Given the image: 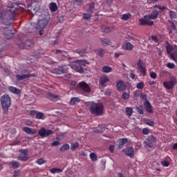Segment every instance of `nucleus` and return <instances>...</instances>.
<instances>
[{
	"label": "nucleus",
	"instance_id": "f257e3e1",
	"mask_svg": "<svg viewBox=\"0 0 177 177\" xmlns=\"http://www.w3.org/2000/svg\"><path fill=\"white\" fill-rule=\"evenodd\" d=\"M24 8H26V6L21 3H8L6 11L2 15L0 13V18L2 19L3 24L4 26H12L16 12L21 13V12H24Z\"/></svg>",
	"mask_w": 177,
	"mask_h": 177
},
{
	"label": "nucleus",
	"instance_id": "f03ea898",
	"mask_svg": "<svg viewBox=\"0 0 177 177\" xmlns=\"http://www.w3.org/2000/svg\"><path fill=\"white\" fill-rule=\"evenodd\" d=\"M87 104L89 106V110L91 114H95L97 116L102 115L103 111H104L103 104L90 102H87Z\"/></svg>",
	"mask_w": 177,
	"mask_h": 177
},
{
	"label": "nucleus",
	"instance_id": "7ed1b4c3",
	"mask_svg": "<svg viewBox=\"0 0 177 177\" xmlns=\"http://www.w3.org/2000/svg\"><path fill=\"white\" fill-rule=\"evenodd\" d=\"M86 64H89V62L85 59H79L75 62H73L69 64L71 68H73L77 71V73H80L82 74L84 73V67H86Z\"/></svg>",
	"mask_w": 177,
	"mask_h": 177
},
{
	"label": "nucleus",
	"instance_id": "20e7f679",
	"mask_svg": "<svg viewBox=\"0 0 177 177\" xmlns=\"http://www.w3.org/2000/svg\"><path fill=\"white\" fill-rule=\"evenodd\" d=\"M166 50L169 55V59H171V60H174L175 63H177V46L167 44L166 46Z\"/></svg>",
	"mask_w": 177,
	"mask_h": 177
},
{
	"label": "nucleus",
	"instance_id": "39448f33",
	"mask_svg": "<svg viewBox=\"0 0 177 177\" xmlns=\"http://www.w3.org/2000/svg\"><path fill=\"white\" fill-rule=\"evenodd\" d=\"M48 23H49V19L46 18V16L41 15V19L38 20V23L35 26V29L38 31H42L46 26H48Z\"/></svg>",
	"mask_w": 177,
	"mask_h": 177
},
{
	"label": "nucleus",
	"instance_id": "423d86ee",
	"mask_svg": "<svg viewBox=\"0 0 177 177\" xmlns=\"http://www.w3.org/2000/svg\"><path fill=\"white\" fill-rule=\"evenodd\" d=\"M1 103L2 109L4 111H8L10 107V96L6 94L2 95L1 97Z\"/></svg>",
	"mask_w": 177,
	"mask_h": 177
},
{
	"label": "nucleus",
	"instance_id": "0eeeda50",
	"mask_svg": "<svg viewBox=\"0 0 177 177\" xmlns=\"http://www.w3.org/2000/svg\"><path fill=\"white\" fill-rule=\"evenodd\" d=\"M38 10H39V3L35 1L28 7L27 13L30 15V16H34V15H35Z\"/></svg>",
	"mask_w": 177,
	"mask_h": 177
},
{
	"label": "nucleus",
	"instance_id": "6e6552de",
	"mask_svg": "<svg viewBox=\"0 0 177 177\" xmlns=\"http://www.w3.org/2000/svg\"><path fill=\"white\" fill-rule=\"evenodd\" d=\"M55 54L57 55V61H51V64H55L57 62H63L67 59V56H66L67 53L66 51L56 50Z\"/></svg>",
	"mask_w": 177,
	"mask_h": 177
},
{
	"label": "nucleus",
	"instance_id": "1a4fd4ad",
	"mask_svg": "<svg viewBox=\"0 0 177 177\" xmlns=\"http://www.w3.org/2000/svg\"><path fill=\"white\" fill-rule=\"evenodd\" d=\"M51 73H53V74H66L68 73V68L66 65L59 66L52 69Z\"/></svg>",
	"mask_w": 177,
	"mask_h": 177
},
{
	"label": "nucleus",
	"instance_id": "9d476101",
	"mask_svg": "<svg viewBox=\"0 0 177 177\" xmlns=\"http://www.w3.org/2000/svg\"><path fill=\"white\" fill-rule=\"evenodd\" d=\"M177 84L176 77L174 76L170 77V80L163 82V86L166 89H172Z\"/></svg>",
	"mask_w": 177,
	"mask_h": 177
},
{
	"label": "nucleus",
	"instance_id": "9b49d317",
	"mask_svg": "<svg viewBox=\"0 0 177 177\" xmlns=\"http://www.w3.org/2000/svg\"><path fill=\"white\" fill-rule=\"evenodd\" d=\"M140 26H153L154 22L151 21V17L149 15L144 16V19H139Z\"/></svg>",
	"mask_w": 177,
	"mask_h": 177
},
{
	"label": "nucleus",
	"instance_id": "f8f14e48",
	"mask_svg": "<svg viewBox=\"0 0 177 177\" xmlns=\"http://www.w3.org/2000/svg\"><path fill=\"white\" fill-rule=\"evenodd\" d=\"M3 34L6 39H12L15 37V30L12 27L4 28Z\"/></svg>",
	"mask_w": 177,
	"mask_h": 177
},
{
	"label": "nucleus",
	"instance_id": "ddd939ff",
	"mask_svg": "<svg viewBox=\"0 0 177 177\" xmlns=\"http://www.w3.org/2000/svg\"><path fill=\"white\" fill-rule=\"evenodd\" d=\"M38 133L41 138H49V136H52L53 134V131L42 127L40 129Z\"/></svg>",
	"mask_w": 177,
	"mask_h": 177
},
{
	"label": "nucleus",
	"instance_id": "4468645a",
	"mask_svg": "<svg viewBox=\"0 0 177 177\" xmlns=\"http://www.w3.org/2000/svg\"><path fill=\"white\" fill-rule=\"evenodd\" d=\"M17 45L19 48H32L34 46V41L32 40H26L24 43L21 40H18Z\"/></svg>",
	"mask_w": 177,
	"mask_h": 177
},
{
	"label": "nucleus",
	"instance_id": "2eb2a0df",
	"mask_svg": "<svg viewBox=\"0 0 177 177\" xmlns=\"http://www.w3.org/2000/svg\"><path fill=\"white\" fill-rule=\"evenodd\" d=\"M77 86L79 87V89L83 91L84 93H91V87L88 84H86V82H81L77 85Z\"/></svg>",
	"mask_w": 177,
	"mask_h": 177
},
{
	"label": "nucleus",
	"instance_id": "dca6fc26",
	"mask_svg": "<svg viewBox=\"0 0 177 177\" xmlns=\"http://www.w3.org/2000/svg\"><path fill=\"white\" fill-rule=\"evenodd\" d=\"M157 141V138L153 136H149L148 138L145 140V146L147 147H153L154 143Z\"/></svg>",
	"mask_w": 177,
	"mask_h": 177
},
{
	"label": "nucleus",
	"instance_id": "f3484780",
	"mask_svg": "<svg viewBox=\"0 0 177 177\" xmlns=\"http://www.w3.org/2000/svg\"><path fill=\"white\" fill-rule=\"evenodd\" d=\"M122 151L124 152V154H126L127 157H130L131 158L135 156V149H133V147L124 148Z\"/></svg>",
	"mask_w": 177,
	"mask_h": 177
},
{
	"label": "nucleus",
	"instance_id": "a211bd4d",
	"mask_svg": "<svg viewBox=\"0 0 177 177\" xmlns=\"http://www.w3.org/2000/svg\"><path fill=\"white\" fill-rule=\"evenodd\" d=\"M19 153L21 154L19 156V160L21 161H27L28 160V151L27 149H20Z\"/></svg>",
	"mask_w": 177,
	"mask_h": 177
},
{
	"label": "nucleus",
	"instance_id": "6ab92c4d",
	"mask_svg": "<svg viewBox=\"0 0 177 177\" xmlns=\"http://www.w3.org/2000/svg\"><path fill=\"white\" fill-rule=\"evenodd\" d=\"M46 96L50 102H57V100H60V95H55L53 93L48 92L47 93Z\"/></svg>",
	"mask_w": 177,
	"mask_h": 177
},
{
	"label": "nucleus",
	"instance_id": "aec40b11",
	"mask_svg": "<svg viewBox=\"0 0 177 177\" xmlns=\"http://www.w3.org/2000/svg\"><path fill=\"white\" fill-rule=\"evenodd\" d=\"M137 66L140 70V73H141V74H143V75H146V67L143 66V61H142V59H139L138 61Z\"/></svg>",
	"mask_w": 177,
	"mask_h": 177
},
{
	"label": "nucleus",
	"instance_id": "412c9836",
	"mask_svg": "<svg viewBox=\"0 0 177 177\" xmlns=\"http://www.w3.org/2000/svg\"><path fill=\"white\" fill-rule=\"evenodd\" d=\"M116 86L118 91L120 92H122V91H125V89H127V84H125L122 80H120L118 82H117Z\"/></svg>",
	"mask_w": 177,
	"mask_h": 177
},
{
	"label": "nucleus",
	"instance_id": "4be33fe9",
	"mask_svg": "<svg viewBox=\"0 0 177 177\" xmlns=\"http://www.w3.org/2000/svg\"><path fill=\"white\" fill-rule=\"evenodd\" d=\"M30 77H37L35 73L28 74V75H17L16 78L19 81H23V80H26V78H30Z\"/></svg>",
	"mask_w": 177,
	"mask_h": 177
},
{
	"label": "nucleus",
	"instance_id": "5701e85b",
	"mask_svg": "<svg viewBox=\"0 0 177 177\" xmlns=\"http://www.w3.org/2000/svg\"><path fill=\"white\" fill-rule=\"evenodd\" d=\"M144 106H145V110L147 113H149V114H153V106H151V104H150V102L146 101L144 103Z\"/></svg>",
	"mask_w": 177,
	"mask_h": 177
},
{
	"label": "nucleus",
	"instance_id": "b1692460",
	"mask_svg": "<svg viewBox=\"0 0 177 177\" xmlns=\"http://www.w3.org/2000/svg\"><path fill=\"white\" fill-rule=\"evenodd\" d=\"M128 143V138H122L117 142L118 149H122L124 145Z\"/></svg>",
	"mask_w": 177,
	"mask_h": 177
},
{
	"label": "nucleus",
	"instance_id": "393cba45",
	"mask_svg": "<svg viewBox=\"0 0 177 177\" xmlns=\"http://www.w3.org/2000/svg\"><path fill=\"white\" fill-rule=\"evenodd\" d=\"M102 45L103 46H110L111 45V41L108 39L100 38Z\"/></svg>",
	"mask_w": 177,
	"mask_h": 177
},
{
	"label": "nucleus",
	"instance_id": "a878e982",
	"mask_svg": "<svg viewBox=\"0 0 177 177\" xmlns=\"http://www.w3.org/2000/svg\"><path fill=\"white\" fill-rule=\"evenodd\" d=\"M8 89L10 92H12V93H15V95H20V93H21V90L16 87L10 86Z\"/></svg>",
	"mask_w": 177,
	"mask_h": 177
},
{
	"label": "nucleus",
	"instance_id": "bb28decb",
	"mask_svg": "<svg viewBox=\"0 0 177 177\" xmlns=\"http://www.w3.org/2000/svg\"><path fill=\"white\" fill-rule=\"evenodd\" d=\"M109 81H110L109 77H107L106 76L102 77L100 79V84L102 85V86H104V84H107V82H109Z\"/></svg>",
	"mask_w": 177,
	"mask_h": 177
},
{
	"label": "nucleus",
	"instance_id": "cd10ccee",
	"mask_svg": "<svg viewBox=\"0 0 177 177\" xmlns=\"http://www.w3.org/2000/svg\"><path fill=\"white\" fill-rule=\"evenodd\" d=\"M76 53H78L82 57H85V54L86 53V48L77 49L75 50Z\"/></svg>",
	"mask_w": 177,
	"mask_h": 177
},
{
	"label": "nucleus",
	"instance_id": "c85d7f7f",
	"mask_svg": "<svg viewBox=\"0 0 177 177\" xmlns=\"http://www.w3.org/2000/svg\"><path fill=\"white\" fill-rule=\"evenodd\" d=\"M123 49H124V50H132V49H133V45L129 42H127L124 44Z\"/></svg>",
	"mask_w": 177,
	"mask_h": 177
},
{
	"label": "nucleus",
	"instance_id": "c756f323",
	"mask_svg": "<svg viewBox=\"0 0 177 177\" xmlns=\"http://www.w3.org/2000/svg\"><path fill=\"white\" fill-rule=\"evenodd\" d=\"M149 16L151 17V20H156V19L158 17V10H153L151 15H150Z\"/></svg>",
	"mask_w": 177,
	"mask_h": 177
},
{
	"label": "nucleus",
	"instance_id": "7c9ffc66",
	"mask_svg": "<svg viewBox=\"0 0 177 177\" xmlns=\"http://www.w3.org/2000/svg\"><path fill=\"white\" fill-rule=\"evenodd\" d=\"M49 8L51 12H56V10H57V4H56V3H50L49 4Z\"/></svg>",
	"mask_w": 177,
	"mask_h": 177
},
{
	"label": "nucleus",
	"instance_id": "2f4dec72",
	"mask_svg": "<svg viewBox=\"0 0 177 177\" xmlns=\"http://www.w3.org/2000/svg\"><path fill=\"white\" fill-rule=\"evenodd\" d=\"M80 102H81V99H80L79 97H73L71 98V101H70V104H72L73 106H74V104H75L76 103H80Z\"/></svg>",
	"mask_w": 177,
	"mask_h": 177
},
{
	"label": "nucleus",
	"instance_id": "473e14b6",
	"mask_svg": "<svg viewBox=\"0 0 177 177\" xmlns=\"http://www.w3.org/2000/svg\"><path fill=\"white\" fill-rule=\"evenodd\" d=\"M103 32H105V33H109V32H111V31H113V28L111 27H108V26H102L101 27Z\"/></svg>",
	"mask_w": 177,
	"mask_h": 177
},
{
	"label": "nucleus",
	"instance_id": "72a5a7b5",
	"mask_svg": "<svg viewBox=\"0 0 177 177\" xmlns=\"http://www.w3.org/2000/svg\"><path fill=\"white\" fill-rule=\"evenodd\" d=\"M170 23V30L169 31V34H172L173 31H176V26H175V24L174 22L169 21Z\"/></svg>",
	"mask_w": 177,
	"mask_h": 177
},
{
	"label": "nucleus",
	"instance_id": "f704fd0d",
	"mask_svg": "<svg viewBox=\"0 0 177 177\" xmlns=\"http://www.w3.org/2000/svg\"><path fill=\"white\" fill-rule=\"evenodd\" d=\"M24 131L26 133H28L29 135H34L35 134V131H32V129H30L29 127H24Z\"/></svg>",
	"mask_w": 177,
	"mask_h": 177
},
{
	"label": "nucleus",
	"instance_id": "c9c22d12",
	"mask_svg": "<svg viewBox=\"0 0 177 177\" xmlns=\"http://www.w3.org/2000/svg\"><path fill=\"white\" fill-rule=\"evenodd\" d=\"M131 13H127V14H124L122 16V20H124V21H127V20H129V19H131Z\"/></svg>",
	"mask_w": 177,
	"mask_h": 177
},
{
	"label": "nucleus",
	"instance_id": "e433bc0d",
	"mask_svg": "<svg viewBox=\"0 0 177 177\" xmlns=\"http://www.w3.org/2000/svg\"><path fill=\"white\" fill-rule=\"evenodd\" d=\"M105 50L103 48H100L97 50V53L100 57H104Z\"/></svg>",
	"mask_w": 177,
	"mask_h": 177
},
{
	"label": "nucleus",
	"instance_id": "4c0bfd02",
	"mask_svg": "<svg viewBox=\"0 0 177 177\" xmlns=\"http://www.w3.org/2000/svg\"><path fill=\"white\" fill-rule=\"evenodd\" d=\"M132 113H133V109H132V108H126V115H127V117H131V115H132Z\"/></svg>",
	"mask_w": 177,
	"mask_h": 177
},
{
	"label": "nucleus",
	"instance_id": "58836bf2",
	"mask_svg": "<svg viewBox=\"0 0 177 177\" xmlns=\"http://www.w3.org/2000/svg\"><path fill=\"white\" fill-rule=\"evenodd\" d=\"M68 149H70V145H68V144H65L60 147L59 150L60 151H66Z\"/></svg>",
	"mask_w": 177,
	"mask_h": 177
},
{
	"label": "nucleus",
	"instance_id": "ea45409f",
	"mask_svg": "<svg viewBox=\"0 0 177 177\" xmlns=\"http://www.w3.org/2000/svg\"><path fill=\"white\" fill-rule=\"evenodd\" d=\"M130 97L129 93L124 92L121 96L122 100H127Z\"/></svg>",
	"mask_w": 177,
	"mask_h": 177
},
{
	"label": "nucleus",
	"instance_id": "a19ab883",
	"mask_svg": "<svg viewBox=\"0 0 177 177\" xmlns=\"http://www.w3.org/2000/svg\"><path fill=\"white\" fill-rule=\"evenodd\" d=\"M104 129H105L104 127H101L96 130H93V133H103V132H104Z\"/></svg>",
	"mask_w": 177,
	"mask_h": 177
},
{
	"label": "nucleus",
	"instance_id": "79ce46f5",
	"mask_svg": "<svg viewBox=\"0 0 177 177\" xmlns=\"http://www.w3.org/2000/svg\"><path fill=\"white\" fill-rule=\"evenodd\" d=\"M111 70H112L111 67L107 66H105L102 68L103 73H110L111 72Z\"/></svg>",
	"mask_w": 177,
	"mask_h": 177
},
{
	"label": "nucleus",
	"instance_id": "37998d69",
	"mask_svg": "<svg viewBox=\"0 0 177 177\" xmlns=\"http://www.w3.org/2000/svg\"><path fill=\"white\" fill-rule=\"evenodd\" d=\"M77 147H80V143L78 142H75L73 144H71V150H75Z\"/></svg>",
	"mask_w": 177,
	"mask_h": 177
},
{
	"label": "nucleus",
	"instance_id": "c03bdc74",
	"mask_svg": "<svg viewBox=\"0 0 177 177\" xmlns=\"http://www.w3.org/2000/svg\"><path fill=\"white\" fill-rule=\"evenodd\" d=\"M90 158L91 159V161H96V160H97V156L95 153H91L90 154Z\"/></svg>",
	"mask_w": 177,
	"mask_h": 177
},
{
	"label": "nucleus",
	"instance_id": "a18cd8bd",
	"mask_svg": "<svg viewBox=\"0 0 177 177\" xmlns=\"http://www.w3.org/2000/svg\"><path fill=\"white\" fill-rule=\"evenodd\" d=\"M62 169H56V168H53L50 169V172L52 174H60V172H62Z\"/></svg>",
	"mask_w": 177,
	"mask_h": 177
},
{
	"label": "nucleus",
	"instance_id": "49530a36",
	"mask_svg": "<svg viewBox=\"0 0 177 177\" xmlns=\"http://www.w3.org/2000/svg\"><path fill=\"white\" fill-rule=\"evenodd\" d=\"M136 111L137 113H139V114H144L143 106H137Z\"/></svg>",
	"mask_w": 177,
	"mask_h": 177
},
{
	"label": "nucleus",
	"instance_id": "de8ad7c7",
	"mask_svg": "<svg viewBox=\"0 0 177 177\" xmlns=\"http://www.w3.org/2000/svg\"><path fill=\"white\" fill-rule=\"evenodd\" d=\"M11 164H12V168H14L15 169L20 167V163L19 162H12Z\"/></svg>",
	"mask_w": 177,
	"mask_h": 177
},
{
	"label": "nucleus",
	"instance_id": "09e8293b",
	"mask_svg": "<svg viewBox=\"0 0 177 177\" xmlns=\"http://www.w3.org/2000/svg\"><path fill=\"white\" fill-rule=\"evenodd\" d=\"M94 8H95V3H91L90 5H89V7H88V12L89 13H92Z\"/></svg>",
	"mask_w": 177,
	"mask_h": 177
},
{
	"label": "nucleus",
	"instance_id": "8fccbe9b",
	"mask_svg": "<svg viewBox=\"0 0 177 177\" xmlns=\"http://www.w3.org/2000/svg\"><path fill=\"white\" fill-rule=\"evenodd\" d=\"M44 115H45V114H44L43 113L39 112L37 113L36 118H37V120H42V118H44Z\"/></svg>",
	"mask_w": 177,
	"mask_h": 177
},
{
	"label": "nucleus",
	"instance_id": "3c124183",
	"mask_svg": "<svg viewBox=\"0 0 177 177\" xmlns=\"http://www.w3.org/2000/svg\"><path fill=\"white\" fill-rule=\"evenodd\" d=\"M136 88H138V89H143V88H145V83L143 82L138 83Z\"/></svg>",
	"mask_w": 177,
	"mask_h": 177
},
{
	"label": "nucleus",
	"instance_id": "603ef678",
	"mask_svg": "<svg viewBox=\"0 0 177 177\" xmlns=\"http://www.w3.org/2000/svg\"><path fill=\"white\" fill-rule=\"evenodd\" d=\"M169 17L171 19H175L176 17V15H175V12L170 10L169 11Z\"/></svg>",
	"mask_w": 177,
	"mask_h": 177
},
{
	"label": "nucleus",
	"instance_id": "864d4df0",
	"mask_svg": "<svg viewBox=\"0 0 177 177\" xmlns=\"http://www.w3.org/2000/svg\"><path fill=\"white\" fill-rule=\"evenodd\" d=\"M154 8H156V9H159V10H160V12H162V10H165V6L156 5L154 6Z\"/></svg>",
	"mask_w": 177,
	"mask_h": 177
},
{
	"label": "nucleus",
	"instance_id": "5fc2aeb1",
	"mask_svg": "<svg viewBox=\"0 0 177 177\" xmlns=\"http://www.w3.org/2000/svg\"><path fill=\"white\" fill-rule=\"evenodd\" d=\"M145 124H147V125H149V127H153V125H154V122L150 120H147L145 121Z\"/></svg>",
	"mask_w": 177,
	"mask_h": 177
},
{
	"label": "nucleus",
	"instance_id": "6e6d98bb",
	"mask_svg": "<svg viewBox=\"0 0 177 177\" xmlns=\"http://www.w3.org/2000/svg\"><path fill=\"white\" fill-rule=\"evenodd\" d=\"M161 164H162V167H169V162H168L167 160L162 161Z\"/></svg>",
	"mask_w": 177,
	"mask_h": 177
},
{
	"label": "nucleus",
	"instance_id": "4d7b16f0",
	"mask_svg": "<svg viewBox=\"0 0 177 177\" xmlns=\"http://www.w3.org/2000/svg\"><path fill=\"white\" fill-rule=\"evenodd\" d=\"M83 19L85 20H88V19H91V14H83Z\"/></svg>",
	"mask_w": 177,
	"mask_h": 177
},
{
	"label": "nucleus",
	"instance_id": "13d9d810",
	"mask_svg": "<svg viewBox=\"0 0 177 177\" xmlns=\"http://www.w3.org/2000/svg\"><path fill=\"white\" fill-rule=\"evenodd\" d=\"M167 67H168V68H175V64H174V63H168L167 64Z\"/></svg>",
	"mask_w": 177,
	"mask_h": 177
},
{
	"label": "nucleus",
	"instance_id": "bf43d9fd",
	"mask_svg": "<svg viewBox=\"0 0 177 177\" xmlns=\"http://www.w3.org/2000/svg\"><path fill=\"white\" fill-rule=\"evenodd\" d=\"M150 77L151 78H153V80H156V78H157V74H156L154 72H151Z\"/></svg>",
	"mask_w": 177,
	"mask_h": 177
},
{
	"label": "nucleus",
	"instance_id": "052dcab7",
	"mask_svg": "<svg viewBox=\"0 0 177 177\" xmlns=\"http://www.w3.org/2000/svg\"><path fill=\"white\" fill-rule=\"evenodd\" d=\"M37 162L39 164V165H42V164L45 162V160H44L42 158H40L37 160Z\"/></svg>",
	"mask_w": 177,
	"mask_h": 177
},
{
	"label": "nucleus",
	"instance_id": "680f3d73",
	"mask_svg": "<svg viewBox=\"0 0 177 177\" xmlns=\"http://www.w3.org/2000/svg\"><path fill=\"white\" fill-rule=\"evenodd\" d=\"M59 145H60V142H59V141H54V142L51 144V146H52V147L59 146Z\"/></svg>",
	"mask_w": 177,
	"mask_h": 177
},
{
	"label": "nucleus",
	"instance_id": "e2e57ef3",
	"mask_svg": "<svg viewBox=\"0 0 177 177\" xmlns=\"http://www.w3.org/2000/svg\"><path fill=\"white\" fill-rule=\"evenodd\" d=\"M71 88L73 89H74V88H75V86L77 85V82L72 81L71 83Z\"/></svg>",
	"mask_w": 177,
	"mask_h": 177
},
{
	"label": "nucleus",
	"instance_id": "0e129e2a",
	"mask_svg": "<svg viewBox=\"0 0 177 177\" xmlns=\"http://www.w3.org/2000/svg\"><path fill=\"white\" fill-rule=\"evenodd\" d=\"M142 133L143 135H149V129H142Z\"/></svg>",
	"mask_w": 177,
	"mask_h": 177
},
{
	"label": "nucleus",
	"instance_id": "69168bd1",
	"mask_svg": "<svg viewBox=\"0 0 177 177\" xmlns=\"http://www.w3.org/2000/svg\"><path fill=\"white\" fill-rule=\"evenodd\" d=\"M151 39H152V41H153V42H158V39H157V37L156 36H151Z\"/></svg>",
	"mask_w": 177,
	"mask_h": 177
},
{
	"label": "nucleus",
	"instance_id": "338daca9",
	"mask_svg": "<svg viewBox=\"0 0 177 177\" xmlns=\"http://www.w3.org/2000/svg\"><path fill=\"white\" fill-rule=\"evenodd\" d=\"M130 77L132 78V80H135V74L133 73V71H131Z\"/></svg>",
	"mask_w": 177,
	"mask_h": 177
},
{
	"label": "nucleus",
	"instance_id": "774afa93",
	"mask_svg": "<svg viewBox=\"0 0 177 177\" xmlns=\"http://www.w3.org/2000/svg\"><path fill=\"white\" fill-rule=\"evenodd\" d=\"M114 145H111L109 147V151H111V153H113V151H114Z\"/></svg>",
	"mask_w": 177,
	"mask_h": 177
}]
</instances>
